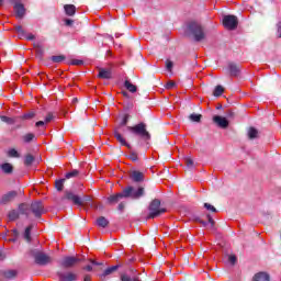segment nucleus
Wrapping results in <instances>:
<instances>
[{
    "instance_id": "obj_1",
    "label": "nucleus",
    "mask_w": 281,
    "mask_h": 281,
    "mask_svg": "<svg viewBox=\"0 0 281 281\" xmlns=\"http://www.w3.org/2000/svg\"><path fill=\"white\" fill-rule=\"evenodd\" d=\"M146 194L144 187H138L137 190L133 186H128L122 190V192L108 196V205H115L122 201V199H142Z\"/></svg>"
},
{
    "instance_id": "obj_2",
    "label": "nucleus",
    "mask_w": 281,
    "mask_h": 281,
    "mask_svg": "<svg viewBox=\"0 0 281 281\" xmlns=\"http://www.w3.org/2000/svg\"><path fill=\"white\" fill-rule=\"evenodd\" d=\"M19 212L22 216H26V218H30L31 214H33L35 218H42L43 214H47L45 204H43L41 200L34 201L31 204L21 203L19 205Z\"/></svg>"
},
{
    "instance_id": "obj_3",
    "label": "nucleus",
    "mask_w": 281,
    "mask_h": 281,
    "mask_svg": "<svg viewBox=\"0 0 281 281\" xmlns=\"http://www.w3.org/2000/svg\"><path fill=\"white\" fill-rule=\"evenodd\" d=\"M187 31L189 36H192L195 43H201V41H205V29L203 24L196 21H191L187 25Z\"/></svg>"
},
{
    "instance_id": "obj_4",
    "label": "nucleus",
    "mask_w": 281,
    "mask_h": 281,
    "mask_svg": "<svg viewBox=\"0 0 281 281\" xmlns=\"http://www.w3.org/2000/svg\"><path fill=\"white\" fill-rule=\"evenodd\" d=\"M126 130L130 131V133H133V135H136V137L143 139V142H150L151 139L150 132H148V126L144 122H140L134 126H127Z\"/></svg>"
},
{
    "instance_id": "obj_5",
    "label": "nucleus",
    "mask_w": 281,
    "mask_h": 281,
    "mask_svg": "<svg viewBox=\"0 0 281 281\" xmlns=\"http://www.w3.org/2000/svg\"><path fill=\"white\" fill-rule=\"evenodd\" d=\"M148 211L149 214L147 215V220L157 218L167 212L166 207H161V200L159 199H154L150 201Z\"/></svg>"
},
{
    "instance_id": "obj_6",
    "label": "nucleus",
    "mask_w": 281,
    "mask_h": 281,
    "mask_svg": "<svg viewBox=\"0 0 281 281\" xmlns=\"http://www.w3.org/2000/svg\"><path fill=\"white\" fill-rule=\"evenodd\" d=\"M33 258L35 265H38V267H47V265H52L54 262V258L43 251L33 252Z\"/></svg>"
},
{
    "instance_id": "obj_7",
    "label": "nucleus",
    "mask_w": 281,
    "mask_h": 281,
    "mask_svg": "<svg viewBox=\"0 0 281 281\" xmlns=\"http://www.w3.org/2000/svg\"><path fill=\"white\" fill-rule=\"evenodd\" d=\"M67 199V201H72L75 205L82 206L86 203H89L91 201V195H85L83 200L80 199V196L74 194L71 191H65V195L63 200Z\"/></svg>"
},
{
    "instance_id": "obj_8",
    "label": "nucleus",
    "mask_w": 281,
    "mask_h": 281,
    "mask_svg": "<svg viewBox=\"0 0 281 281\" xmlns=\"http://www.w3.org/2000/svg\"><path fill=\"white\" fill-rule=\"evenodd\" d=\"M83 260L85 258L68 256L63 259L61 267H64V269H71L72 267H76L78 262H82Z\"/></svg>"
},
{
    "instance_id": "obj_9",
    "label": "nucleus",
    "mask_w": 281,
    "mask_h": 281,
    "mask_svg": "<svg viewBox=\"0 0 281 281\" xmlns=\"http://www.w3.org/2000/svg\"><path fill=\"white\" fill-rule=\"evenodd\" d=\"M223 25L226 30H236L238 27V18L236 15H225L223 18Z\"/></svg>"
},
{
    "instance_id": "obj_10",
    "label": "nucleus",
    "mask_w": 281,
    "mask_h": 281,
    "mask_svg": "<svg viewBox=\"0 0 281 281\" xmlns=\"http://www.w3.org/2000/svg\"><path fill=\"white\" fill-rule=\"evenodd\" d=\"M16 196H19V192L18 191H9L5 194H3L0 199V204L1 205H9V203H12V201H14V199H16Z\"/></svg>"
},
{
    "instance_id": "obj_11",
    "label": "nucleus",
    "mask_w": 281,
    "mask_h": 281,
    "mask_svg": "<svg viewBox=\"0 0 281 281\" xmlns=\"http://www.w3.org/2000/svg\"><path fill=\"white\" fill-rule=\"evenodd\" d=\"M114 137L121 144V146H125L126 148H128V150H133V146H131V144L126 142V138L122 136V134L120 133V131H117V128L114 130Z\"/></svg>"
},
{
    "instance_id": "obj_12",
    "label": "nucleus",
    "mask_w": 281,
    "mask_h": 281,
    "mask_svg": "<svg viewBox=\"0 0 281 281\" xmlns=\"http://www.w3.org/2000/svg\"><path fill=\"white\" fill-rule=\"evenodd\" d=\"M213 122L216 124L220 128H227L229 126V121H227L226 117L215 115L213 116Z\"/></svg>"
},
{
    "instance_id": "obj_13",
    "label": "nucleus",
    "mask_w": 281,
    "mask_h": 281,
    "mask_svg": "<svg viewBox=\"0 0 281 281\" xmlns=\"http://www.w3.org/2000/svg\"><path fill=\"white\" fill-rule=\"evenodd\" d=\"M13 10L16 19H23V16H25V5H23V3H15Z\"/></svg>"
},
{
    "instance_id": "obj_14",
    "label": "nucleus",
    "mask_w": 281,
    "mask_h": 281,
    "mask_svg": "<svg viewBox=\"0 0 281 281\" xmlns=\"http://www.w3.org/2000/svg\"><path fill=\"white\" fill-rule=\"evenodd\" d=\"M130 179H132L134 183H142V181H144V172L134 170L130 173Z\"/></svg>"
},
{
    "instance_id": "obj_15",
    "label": "nucleus",
    "mask_w": 281,
    "mask_h": 281,
    "mask_svg": "<svg viewBox=\"0 0 281 281\" xmlns=\"http://www.w3.org/2000/svg\"><path fill=\"white\" fill-rule=\"evenodd\" d=\"M98 78H101L102 80H111V78H113V72H111V69L100 68Z\"/></svg>"
},
{
    "instance_id": "obj_16",
    "label": "nucleus",
    "mask_w": 281,
    "mask_h": 281,
    "mask_svg": "<svg viewBox=\"0 0 281 281\" xmlns=\"http://www.w3.org/2000/svg\"><path fill=\"white\" fill-rule=\"evenodd\" d=\"M228 69H229L231 76H234L235 78L240 76V65L229 63L228 64Z\"/></svg>"
},
{
    "instance_id": "obj_17",
    "label": "nucleus",
    "mask_w": 281,
    "mask_h": 281,
    "mask_svg": "<svg viewBox=\"0 0 281 281\" xmlns=\"http://www.w3.org/2000/svg\"><path fill=\"white\" fill-rule=\"evenodd\" d=\"M251 281H271V277L267 272H258L252 277Z\"/></svg>"
},
{
    "instance_id": "obj_18",
    "label": "nucleus",
    "mask_w": 281,
    "mask_h": 281,
    "mask_svg": "<svg viewBox=\"0 0 281 281\" xmlns=\"http://www.w3.org/2000/svg\"><path fill=\"white\" fill-rule=\"evenodd\" d=\"M120 269V266H112L103 271V273L99 274L101 280H106V276H111V273H115Z\"/></svg>"
},
{
    "instance_id": "obj_19",
    "label": "nucleus",
    "mask_w": 281,
    "mask_h": 281,
    "mask_svg": "<svg viewBox=\"0 0 281 281\" xmlns=\"http://www.w3.org/2000/svg\"><path fill=\"white\" fill-rule=\"evenodd\" d=\"M0 170H2L4 175H12V172H14V166L10 162H4L0 165Z\"/></svg>"
},
{
    "instance_id": "obj_20",
    "label": "nucleus",
    "mask_w": 281,
    "mask_h": 281,
    "mask_svg": "<svg viewBox=\"0 0 281 281\" xmlns=\"http://www.w3.org/2000/svg\"><path fill=\"white\" fill-rule=\"evenodd\" d=\"M124 87L130 93H137V86L133 85L131 80L126 79L124 81Z\"/></svg>"
},
{
    "instance_id": "obj_21",
    "label": "nucleus",
    "mask_w": 281,
    "mask_h": 281,
    "mask_svg": "<svg viewBox=\"0 0 281 281\" xmlns=\"http://www.w3.org/2000/svg\"><path fill=\"white\" fill-rule=\"evenodd\" d=\"M34 161H36V158L34 157V155L26 154L24 156V166H26L27 168H30V166H32V164H34Z\"/></svg>"
},
{
    "instance_id": "obj_22",
    "label": "nucleus",
    "mask_w": 281,
    "mask_h": 281,
    "mask_svg": "<svg viewBox=\"0 0 281 281\" xmlns=\"http://www.w3.org/2000/svg\"><path fill=\"white\" fill-rule=\"evenodd\" d=\"M36 139V135L34 133H27L22 136V140L24 144H32Z\"/></svg>"
},
{
    "instance_id": "obj_23",
    "label": "nucleus",
    "mask_w": 281,
    "mask_h": 281,
    "mask_svg": "<svg viewBox=\"0 0 281 281\" xmlns=\"http://www.w3.org/2000/svg\"><path fill=\"white\" fill-rule=\"evenodd\" d=\"M34 48L37 58L43 59V56H45V48H43L41 44H34Z\"/></svg>"
},
{
    "instance_id": "obj_24",
    "label": "nucleus",
    "mask_w": 281,
    "mask_h": 281,
    "mask_svg": "<svg viewBox=\"0 0 281 281\" xmlns=\"http://www.w3.org/2000/svg\"><path fill=\"white\" fill-rule=\"evenodd\" d=\"M64 10H65L67 16H74V14H76V5H74V4H66L64 7Z\"/></svg>"
},
{
    "instance_id": "obj_25",
    "label": "nucleus",
    "mask_w": 281,
    "mask_h": 281,
    "mask_svg": "<svg viewBox=\"0 0 281 281\" xmlns=\"http://www.w3.org/2000/svg\"><path fill=\"white\" fill-rule=\"evenodd\" d=\"M110 224V222L106 220V217L104 216H100L99 218H97V225L98 227H102L103 229H105V227Z\"/></svg>"
},
{
    "instance_id": "obj_26",
    "label": "nucleus",
    "mask_w": 281,
    "mask_h": 281,
    "mask_svg": "<svg viewBox=\"0 0 281 281\" xmlns=\"http://www.w3.org/2000/svg\"><path fill=\"white\" fill-rule=\"evenodd\" d=\"M32 228L33 226L30 225L24 231V239L26 240V243H32Z\"/></svg>"
},
{
    "instance_id": "obj_27",
    "label": "nucleus",
    "mask_w": 281,
    "mask_h": 281,
    "mask_svg": "<svg viewBox=\"0 0 281 281\" xmlns=\"http://www.w3.org/2000/svg\"><path fill=\"white\" fill-rule=\"evenodd\" d=\"M65 181H67V179H59L55 181V188L57 192H63L65 188Z\"/></svg>"
},
{
    "instance_id": "obj_28",
    "label": "nucleus",
    "mask_w": 281,
    "mask_h": 281,
    "mask_svg": "<svg viewBox=\"0 0 281 281\" xmlns=\"http://www.w3.org/2000/svg\"><path fill=\"white\" fill-rule=\"evenodd\" d=\"M21 216V211L12 210L8 214V218L11 221H16Z\"/></svg>"
},
{
    "instance_id": "obj_29",
    "label": "nucleus",
    "mask_w": 281,
    "mask_h": 281,
    "mask_svg": "<svg viewBox=\"0 0 281 281\" xmlns=\"http://www.w3.org/2000/svg\"><path fill=\"white\" fill-rule=\"evenodd\" d=\"M223 93H225V88H223V86H216L213 91V95L215 98H221V95H223Z\"/></svg>"
},
{
    "instance_id": "obj_30",
    "label": "nucleus",
    "mask_w": 281,
    "mask_h": 281,
    "mask_svg": "<svg viewBox=\"0 0 281 281\" xmlns=\"http://www.w3.org/2000/svg\"><path fill=\"white\" fill-rule=\"evenodd\" d=\"M248 138L249 139H258V130H256L255 127H249Z\"/></svg>"
},
{
    "instance_id": "obj_31",
    "label": "nucleus",
    "mask_w": 281,
    "mask_h": 281,
    "mask_svg": "<svg viewBox=\"0 0 281 281\" xmlns=\"http://www.w3.org/2000/svg\"><path fill=\"white\" fill-rule=\"evenodd\" d=\"M4 278H7V280H12L18 276L16 270H8L3 272Z\"/></svg>"
},
{
    "instance_id": "obj_32",
    "label": "nucleus",
    "mask_w": 281,
    "mask_h": 281,
    "mask_svg": "<svg viewBox=\"0 0 281 281\" xmlns=\"http://www.w3.org/2000/svg\"><path fill=\"white\" fill-rule=\"evenodd\" d=\"M52 63H63L64 60H67V57L65 55H54L50 57Z\"/></svg>"
},
{
    "instance_id": "obj_33",
    "label": "nucleus",
    "mask_w": 281,
    "mask_h": 281,
    "mask_svg": "<svg viewBox=\"0 0 281 281\" xmlns=\"http://www.w3.org/2000/svg\"><path fill=\"white\" fill-rule=\"evenodd\" d=\"M89 262H91V265H93L94 267H99V268H94V271H102L104 269L103 262H98L94 259H89Z\"/></svg>"
},
{
    "instance_id": "obj_34",
    "label": "nucleus",
    "mask_w": 281,
    "mask_h": 281,
    "mask_svg": "<svg viewBox=\"0 0 281 281\" xmlns=\"http://www.w3.org/2000/svg\"><path fill=\"white\" fill-rule=\"evenodd\" d=\"M202 117H203V115L196 114V113H192V114L189 115V120L191 122H196V123L201 122Z\"/></svg>"
},
{
    "instance_id": "obj_35",
    "label": "nucleus",
    "mask_w": 281,
    "mask_h": 281,
    "mask_svg": "<svg viewBox=\"0 0 281 281\" xmlns=\"http://www.w3.org/2000/svg\"><path fill=\"white\" fill-rule=\"evenodd\" d=\"M15 32L18 33L19 38H25V30H23V26H15Z\"/></svg>"
},
{
    "instance_id": "obj_36",
    "label": "nucleus",
    "mask_w": 281,
    "mask_h": 281,
    "mask_svg": "<svg viewBox=\"0 0 281 281\" xmlns=\"http://www.w3.org/2000/svg\"><path fill=\"white\" fill-rule=\"evenodd\" d=\"M8 157H13L15 159H19V157H21V155L19 154V151L16 149L12 148V149H9Z\"/></svg>"
},
{
    "instance_id": "obj_37",
    "label": "nucleus",
    "mask_w": 281,
    "mask_h": 281,
    "mask_svg": "<svg viewBox=\"0 0 281 281\" xmlns=\"http://www.w3.org/2000/svg\"><path fill=\"white\" fill-rule=\"evenodd\" d=\"M1 122H4L5 124H14V119L5 115L0 116Z\"/></svg>"
},
{
    "instance_id": "obj_38",
    "label": "nucleus",
    "mask_w": 281,
    "mask_h": 281,
    "mask_svg": "<svg viewBox=\"0 0 281 281\" xmlns=\"http://www.w3.org/2000/svg\"><path fill=\"white\" fill-rule=\"evenodd\" d=\"M80 175V171L75 169L68 173H66V179H74V177H78Z\"/></svg>"
},
{
    "instance_id": "obj_39",
    "label": "nucleus",
    "mask_w": 281,
    "mask_h": 281,
    "mask_svg": "<svg viewBox=\"0 0 281 281\" xmlns=\"http://www.w3.org/2000/svg\"><path fill=\"white\" fill-rule=\"evenodd\" d=\"M128 120H131V115L130 114H124L123 119L120 123V126H126L128 124Z\"/></svg>"
},
{
    "instance_id": "obj_40",
    "label": "nucleus",
    "mask_w": 281,
    "mask_h": 281,
    "mask_svg": "<svg viewBox=\"0 0 281 281\" xmlns=\"http://www.w3.org/2000/svg\"><path fill=\"white\" fill-rule=\"evenodd\" d=\"M128 159H131V161H139V157L135 151H130Z\"/></svg>"
},
{
    "instance_id": "obj_41",
    "label": "nucleus",
    "mask_w": 281,
    "mask_h": 281,
    "mask_svg": "<svg viewBox=\"0 0 281 281\" xmlns=\"http://www.w3.org/2000/svg\"><path fill=\"white\" fill-rule=\"evenodd\" d=\"M204 207H205V210H207L209 212H213V213L218 212V211L216 210V207H214V205H212V204H210V203H204Z\"/></svg>"
},
{
    "instance_id": "obj_42",
    "label": "nucleus",
    "mask_w": 281,
    "mask_h": 281,
    "mask_svg": "<svg viewBox=\"0 0 281 281\" xmlns=\"http://www.w3.org/2000/svg\"><path fill=\"white\" fill-rule=\"evenodd\" d=\"M121 281H135V278H131V276L126 274V273H122L120 277Z\"/></svg>"
},
{
    "instance_id": "obj_43",
    "label": "nucleus",
    "mask_w": 281,
    "mask_h": 281,
    "mask_svg": "<svg viewBox=\"0 0 281 281\" xmlns=\"http://www.w3.org/2000/svg\"><path fill=\"white\" fill-rule=\"evenodd\" d=\"M34 117H36V113L30 112V113L24 114V115L22 116V120H32V119H34Z\"/></svg>"
},
{
    "instance_id": "obj_44",
    "label": "nucleus",
    "mask_w": 281,
    "mask_h": 281,
    "mask_svg": "<svg viewBox=\"0 0 281 281\" xmlns=\"http://www.w3.org/2000/svg\"><path fill=\"white\" fill-rule=\"evenodd\" d=\"M187 168H194V160L192 158H186Z\"/></svg>"
},
{
    "instance_id": "obj_45",
    "label": "nucleus",
    "mask_w": 281,
    "mask_h": 281,
    "mask_svg": "<svg viewBox=\"0 0 281 281\" xmlns=\"http://www.w3.org/2000/svg\"><path fill=\"white\" fill-rule=\"evenodd\" d=\"M54 120V113L48 112L46 117H45V123L49 124V122H52Z\"/></svg>"
},
{
    "instance_id": "obj_46",
    "label": "nucleus",
    "mask_w": 281,
    "mask_h": 281,
    "mask_svg": "<svg viewBox=\"0 0 281 281\" xmlns=\"http://www.w3.org/2000/svg\"><path fill=\"white\" fill-rule=\"evenodd\" d=\"M172 67H175V64L171 60L167 59L166 61L167 71H172Z\"/></svg>"
},
{
    "instance_id": "obj_47",
    "label": "nucleus",
    "mask_w": 281,
    "mask_h": 281,
    "mask_svg": "<svg viewBox=\"0 0 281 281\" xmlns=\"http://www.w3.org/2000/svg\"><path fill=\"white\" fill-rule=\"evenodd\" d=\"M238 258H236V255L228 256V262L232 265H236Z\"/></svg>"
},
{
    "instance_id": "obj_48",
    "label": "nucleus",
    "mask_w": 281,
    "mask_h": 281,
    "mask_svg": "<svg viewBox=\"0 0 281 281\" xmlns=\"http://www.w3.org/2000/svg\"><path fill=\"white\" fill-rule=\"evenodd\" d=\"M206 218L211 225V228L214 229L215 222H214V218H212V215L207 214Z\"/></svg>"
},
{
    "instance_id": "obj_49",
    "label": "nucleus",
    "mask_w": 281,
    "mask_h": 281,
    "mask_svg": "<svg viewBox=\"0 0 281 281\" xmlns=\"http://www.w3.org/2000/svg\"><path fill=\"white\" fill-rule=\"evenodd\" d=\"M12 234H13L14 238H11V239H9V240H10L11 243H16V238L19 237V231L13 229V231H12Z\"/></svg>"
},
{
    "instance_id": "obj_50",
    "label": "nucleus",
    "mask_w": 281,
    "mask_h": 281,
    "mask_svg": "<svg viewBox=\"0 0 281 281\" xmlns=\"http://www.w3.org/2000/svg\"><path fill=\"white\" fill-rule=\"evenodd\" d=\"M23 38H25L26 41H34L36 36H34V34L32 33H30L29 35L27 33H25V36Z\"/></svg>"
},
{
    "instance_id": "obj_51",
    "label": "nucleus",
    "mask_w": 281,
    "mask_h": 281,
    "mask_svg": "<svg viewBox=\"0 0 281 281\" xmlns=\"http://www.w3.org/2000/svg\"><path fill=\"white\" fill-rule=\"evenodd\" d=\"M177 83L175 81H168L166 85V89H173V87H176Z\"/></svg>"
},
{
    "instance_id": "obj_52",
    "label": "nucleus",
    "mask_w": 281,
    "mask_h": 281,
    "mask_svg": "<svg viewBox=\"0 0 281 281\" xmlns=\"http://www.w3.org/2000/svg\"><path fill=\"white\" fill-rule=\"evenodd\" d=\"M126 207V203L124 202H121L119 205H117V211L119 212H124V209Z\"/></svg>"
},
{
    "instance_id": "obj_53",
    "label": "nucleus",
    "mask_w": 281,
    "mask_h": 281,
    "mask_svg": "<svg viewBox=\"0 0 281 281\" xmlns=\"http://www.w3.org/2000/svg\"><path fill=\"white\" fill-rule=\"evenodd\" d=\"M70 65H85V61H82L80 59H72Z\"/></svg>"
},
{
    "instance_id": "obj_54",
    "label": "nucleus",
    "mask_w": 281,
    "mask_h": 281,
    "mask_svg": "<svg viewBox=\"0 0 281 281\" xmlns=\"http://www.w3.org/2000/svg\"><path fill=\"white\" fill-rule=\"evenodd\" d=\"M65 25H66L67 27H71V25H74V20L66 19V20H65Z\"/></svg>"
},
{
    "instance_id": "obj_55",
    "label": "nucleus",
    "mask_w": 281,
    "mask_h": 281,
    "mask_svg": "<svg viewBox=\"0 0 281 281\" xmlns=\"http://www.w3.org/2000/svg\"><path fill=\"white\" fill-rule=\"evenodd\" d=\"M35 126L40 127V126H45V121H38L35 123Z\"/></svg>"
},
{
    "instance_id": "obj_56",
    "label": "nucleus",
    "mask_w": 281,
    "mask_h": 281,
    "mask_svg": "<svg viewBox=\"0 0 281 281\" xmlns=\"http://www.w3.org/2000/svg\"><path fill=\"white\" fill-rule=\"evenodd\" d=\"M85 271H93V267L92 266H86L83 267Z\"/></svg>"
},
{
    "instance_id": "obj_57",
    "label": "nucleus",
    "mask_w": 281,
    "mask_h": 281,
    "mask_svg": "<svg viewBox=\"0 0 281 281\" xmlns=\"http://www.w3.org/2000/svg\"><path fill=\"white\" fill-rule=\"evenodd\" d=\"M83 281H91V276L86 274V276L83 277Z\"/></svg>"
},
{
    "instance_id": "obj_58",
    "label": "nucleus",
    "mask_w": 281,
    "mask_h": 281,
    "mask_svg": "<svg viewBox=\"0 0 281 281\" xmlns=\"http://www.w3.org/2000/svg\"><path fill=\"white\" fill-rule=\"evenodd\" d=\"M122 95H123L124 98H131V95H130L128 92H126V91H122Z\"/></svg>"
},
{
    "instance_id": "obj_59",
    "label": "nucleus",
    "mask_w": 281,
    "mask_h": 281,
    "mask_svg": "<svg viewBox=\"0 0 281 281\" xmlns=\"http://www.w3.org/2000/svg\"><path fill=\"white\" fill-rule=\"evenodd\" d=\"M4 259H5V256H3V251L0 248V260H4Z\"/></svg>"
},
{
    "instance_id": "obj_60",
    "label": "nucleus",
    "mask_w": 281,
    "mask_h": 281,
    "mask_svg": "<svg viewBox=\"0 0 281 281\" xmlns=\"http://www.w3.org/2000/svg\"><path fill=\"white\" fill-rule=\"evenodd\" d=\"M200 224L203 225V227H207V222H205V221H203V220L200 221Z\"/></svg>"
},
{
    "instance_id": "obj_61",
    "label": "nucleus",
    "mask_w": 281,
    "mask_h": 281,
    "mask_svg": "<svg viewBox=\"0 0 281 281\" xmlns=\"http://www.w3.org/2000/svg\"><path fill=\"white\" fill-rule=\"evenodd\" d=\"M227 117H234V112L233 111H228Z\"/></svg>"
},
{
    "instance_id": "obj_62",
    "label": "nucleus",
    "mask_w": 281,
    "mask_h": 281,
    "mask_svg": "<svg viewBox=\"0 0 281 281\" xmlns=\"http://www.w3.org/2000/svg\"><path fill=\"white\" fill-rule=\"evenodd\" d=\"M278 34H279V38H281V25H279L278 27Z\"/></svg>"
},
{
    "instance_id": "obj_63",
    "label": "nucleus",
    "mask_w": 281,
    "mask_h": 281,
    "mask_svg": "<svg viewBox=\"0 0 281 281\" xmlns=\"http://www.w3.org/2000/svg\"><path fill=\"white\" fill-rule=\"evenodd\" d=\"M194 221H195V223H201L202 220H201V217H195Z\"/></svg>"
},
{
    "instance_id": "obj_64",
    "label": "nucleus",
    "mask_w": 281,
    "mask_h": 281,
    "mask_svg": "<svg viewBox=\"0 0 281 281\" xmlns=\"http://www.w3.org/2000/svg\"><path fill=\"white\" fill-rule=\"evenodd\" d=\"M78 102V98L72 99V104H76Z\"/></svg>"
}]
</instances>
